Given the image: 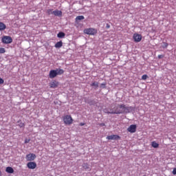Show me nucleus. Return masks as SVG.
I'll return each mask as SVG.
<instances>
[{"label": "nucleus", "instance_id": "25", "mask_svg": "<svg viewBox=\"0 0 176 176\" xmlns=\"http://www.w3.org/2000/svg\"><path fill=\"white\" fill-rule=\"evenodd\" d=\"M100 87L102 89H105L107 87V82H103V83L100 84Z\"/></svg>", "mask_w": 176, "mask_h": 176}, {"label": "nucleus", "instance_id": "26", "mask_svg": "<svg viewBox=\"0 0 176 176\" xmlns=\"http://www.w3.org/2000/svg\"><path fill=\"white\" fill-rule=\"evenodd\" d=\"M103 112H104V113H107V115H109V109H108V108L104 109H103Z\"/></svg>", "mask_w": 176, "mask_h": 176}, {"label": "nucleus", "instance_id": "28", "mask_svg": "<svg viewBox=\"0 0 176 176\" xmlns=\"http://www.w3.org/2000/svg\"><path fill=\"white\" fill-rule=\"evenodd\" d=\"M148 78V75L146 74H144L142 76V80H146V78Z\"/></svg>", "mask_w": 176, "mask_h": 176}, {"label": "nucleus", "instance_id": "32", "mask_svg": "<svg viewBox=\"0 0 176 176\" xmlns=\"http://www.w3.org/2000/svg\"><path fill=\"white\" fill-rule=\"evenodd\" d=\"M98 126H101L102 127H103L104 126H105V123H104V122L98 123Z\"/></svg>", "mask_w": 176, "mask_h": 176}, {"label": "nucleus", "instance_id": "18", "mask_svg": "<svg viewBox=\"0 0 176 176\" xmlns=\"http://www.w3.org/2000/svg\"><path fill=\"white\" fill-rule=\"evenodd\" d=\"M6 30V25L3 22H0V31H4Z\"/></svg>", "mask_w": 176, "mask_h": 176}, {"label": "nucleus", "instance_id": "2", "mask_svg": "<svg viewBox=\"0 0 176 176\" xmlns=\"http://www.w3.org/2000/svg\"><path fill=\"white\" fill-rule=\"evenodd\" d=\"M63 122L65 124L69 126L74 122V119H72V116H71V115H67L63 118Z\"/></svg>", "mask_w": 176, "mask_h": 176}, {"label": "nucleus", "instance_id": "29", "mask_svg": "<svg viewBox=\"0 0 176 176\" xmlns=\"http://www.w3.org/2000/svg\"><path fill=\"white\" fill-rule=\"evenodd\" d=\"M164 45L162 46L163 49H167V47L168 46V43H163Z\"/></svg>", "mask_w": 176, "mask_h": 176}, {"label": "nucleus", "instance_id": "9", "mask_svg": "<svg viewBox=\"0 0 176 176\" xmlns=\"http://www.w3.org/2000/svg\"><path fill=\"white\" fill-rule=\"evenodd\" d=\"M27 166L30 170H34L36 168V162H30L27 164Z\"/></svg>", "mask_w": 176, "mask_h": 176}, {"label": "nucleus", "instance_id": "22", "mask_svg": "<svg viewBox=\"0 0 176 176\" xmlns=\"http://www.w3.org/2000/svg\"><path fill=\"white\" fill-rule=\"evenodd\" d=\"M113 105H111V107L110 109H109V115H116V113H112V112H115V109H113Z\"/></svg>", "mask_w": 176, "mask_h": 176}, {"label": "nucleus", "instance_id": "24", "mask_svg": "<svg viewBox=\"0 0 176 176\" xmlns=\"http://www.w3.org/2000/svg\"><path fill=\"white\" fill-rule=\"evenodd\" d=\"M151 146L153 148H157L159 146V143H157L156 142H152Z\"/></svg>", "mask_w": 176, "mask_h": 176}, {"label": "nucleus", "instance_id": "6", "mask_svg": "<svg viewBox=\"0 0 176 176\" xmlns=\"http://www.w3.org/2000/svg\"><path fill=\"white\" fill-rule=\"evenodd\" d=\"M36 159V155L34 153H30L26 155V160L28 162H32L33 160H35Z\"/></svg>", "mask_w": 176, "mask_h": 176}, {"label": "nucleus", "instance_id": "15", "mask_svg": "<svg viewBox=\"0 0 176 176\" xmlns=\"http://www.w3.org/2000/svg\"><path fill=\"white\" fill-rule=\"evenodd\" d=\"M17 123H18L17 126H19V127H20V129H23V128L25 127V124L24 122H23L21 121V120H18Z\"/></svg>", "mask_w": 176, "mask_h": 176}, {"label": "nucleus", "instance_id": "7", "mask_svg": "<svg viewBox=\"0 0 176 176\" xmlns=\"http://www.w3.org/2000/svg\"><path fill=\"white\" fill-rule=\"evenodd\" d=\"M133 38L134 39V42H141L142 39V36L140 34H134Z\"/></svg>", "mask_w": 176, "mask_h": 176}, {"label": "nucleus", "instance_id": "33", "mask_svg": "<svg viewBox=\"0 0 176 176\" xmlns=\"http://www.w3.org/2000/svg\"><path fill=\"white\" fill-rule=\"evenodd\" d=\"M4 82L5 81L1 78H0V85H3Z\"/></svg>", "mask_w": 176, "mask_h": 176}, {"label": "nucleus", "instance_id": "39", "mask_svg": "<svg viewBox=\"0 0 176 176\" xmlns=\"http://www.w3.org/2000/svg\"><path fill=\"white\" fill-rule=\"evenodd\" d=\"M0 176H1V175H0Z\"/></svg>", "mask_w": 176, "mask_h": 176}, {"label": "nucleus", "instance_id": "34", "mask_svg": "<svg viewBox=\"0 0 176 176\" xmlns=\"http://www.w3.org/2000/svg\"><path fill=\"white\" fill-rule=\"evenodd\" d=\"M30 141H31V140L30 139H25V144H28L30 142Z\"/></svg>", "mask_w": 176, "mask_h": 176}, {"label": "nucleus", "instance_id": "31", "mask_svg": "<svg viewBox=\"0 0 176 176\" xmlns=\"http://www.w3.org/2000/svg\"><path fill=\"white\" fill-rule=\"evenodd\" d=\"M52 12H53V10L50 9V10H47V13L48 14H53Z\"/></svg>", "mask_w": 176, "mask_h": 176}, {"label": "nucleus", "instance_id": "4", "mask_svg": "<svg viewBox=\"0 0 176 176\" xmlns=\"http://www.w3.org/2000/svg\"><path fill=\"white\" fill-rule=\"evenodd\" d=\"M1 42L2 43H5L6 45H8L13 42V38H12L10 36H3L1 38Z\"/></svg>", "mask_w": 176, "mask_h": 176}, {"label": "nucleus", "instance_id": "36", "mask_svg": "<svg viewBox=\"0 0 176 176\" xmlns=\"http://www.w3.org/2000/svg\"><path fill=\"white\" fill-rule=\"evenodd\" d=\"M173 175H176V168H175L173 170Z\"/></svg>", "mask_w": 176, "mask_h": 176}, {"label": "nucleus", "instance_id": "14", "mask_svg": "<svg viewBox=\"0 0 176 176\" xmlns=\"http://www.w3.org/2000/svg\"><path fill=\"white\" fill-rule=\"evenodd\" d=\"M118 138H120V137L118 135H111L107 137V140H118Z\"/></svg>", "mask_w": 176, "mask_h": 176}, {"label": "nucleus", "instance_id": "21", "mask_svg": "<svg viewBox=\"0 0 176 176\" xmlns=\"http://www.w3.org/2000/svg\"><path fill=\"white\" fill-rule=\"evenodd\" d=\"M57 36L58 38H65V33L63 32H58V34H57Z\"/></svg>", "mask_w": 176, "mask_h": 176}, {"label": "nucleus", "instance_id": "37", "mask_svg": "<svg viewBox=\"0 0 176 176\" xmlns=\"http://www.w3.org/2000/svg\"><path fill=\"white\" fill-rule=\"evenodd\" d=\"M164 57V55H158V58H163Z\"/></svg>", "mask_w": 176, "mask_h": 176}, {"label": "nucleus", "instance_id": "8", "mask_svg": "<svg viewBox=\"0 0 176 176\" xmlns=\"http://www.w3.org/2000/svg\"><path fill=\"white\" fill-rule=\"evenodd\" d=\"M127 131L129 133H135L137 131V125L135 124H131L128 129Z\"/></svg>", "mask_w": 176, "mask_h": 176}, {"label": "nucleus", "instance_id": "10", "mask_svg": "<svg viewBox=\"0 0 176 176\" xmlns=\"http://www.w3.org/2000/svg\"><path fill=\"white\" fill-rule=\"evenodd\" d=\"M56 76H57V72L56 71V69L50 70L49 74V78L50 79H54V78H56Z\"/></svg>", "mask_w": 176, "mask_h": 176}, {"label": "nucleus", "instance_id": "20", "mask_svg": "<svg viewBox=\"0 0 176 176\" xmlns=\"http://www.w3.org/2000/svg\"><path fill=\"white\" fill-rule=\"evenodd\" d=\"M55 71L56 72V75H63V74H64V70L63 69H56Z\"/></svg>", "mask_w": 176, "mask_h": 176}, {"label": "nucleus", "instance_id": "23", "mask_svg": "<svg viewBox=\"0 0 176 176\" xmlns=\"http://www.w3.org/2000/svg\"><path fill=\"white\" fill-rule=\"evenodd\" d=\"M80 20H85V16L83 15H80L76 17V21H78Z\"/></svg>", "mask_w": 176, "mask_h": 176}, {"label": "nucleus", "instance_id": "3", "mask_svg": "<svg viewBox=\"0 0 176 176\" xmlns=\"http://www.w3.org/2000/svg\"><path fill=\"white\" fill-rule=\"evenodd\" d=\"M121 107H122V113H130L133 112V107H127L126 104H122Z\"/></svg>", "mask_w": 176, "mask_h": 176}, {"label": "nucleus", "instance_id": "12", "mask_svg": "<svg viewBox=\"0 0 176 176\" xmlns=\"http://www.w3.org/2000/svg\"><path fill=\"white\" fill-rule=\"evenodd\" d=\"M82 167L85 171H91V168H90V165L87 163H83Z\"/></svg>", "mask_w": 176, "mask_h": 176}, {"label": "nucleus", "instance_id": "5", "mask_svg": "<svg viewBox=\"0 0 176 176\" xmlns=\"http://www.w3.org/2000/svg\"><path fill=\"white\" fill-rule=\"evenodd\" d=\"M84 34H87V35H96L97 34V30L94 28H88L84 30Z\"/></svg>", "mask_w": 176, "mask_h": 176}, {"label": "nucleus", "instance_id": "35", "mask_svg": "<svg viewBox=\"0 0 176 176\" xmlns=\"http://www.w3.org/2000/svg\"><path fill=\"white\" fill-rule=\"evenodd\" d=\"M106 28H107V29L111 28V25L109 24V23H107V24H106Z\"/></svg>", "mask_w": 176, "mask_h": 176}, {"label": "nucleus", "instance_id": "16", "mask_svg": "<svg viewBox=\"0 0 176 176\" xmlns=\"http://www.w3.org/2000/svg\"><path fill=\"white\" fill-rule=\"evenodd\" d=\"M6 171L8 173V174H13L14 173V170L10 166L7 167Z\"/></svg>", "mask_w": 176, "mask_h": 176}, {"label": "nucleus", "instance_id": "13", "mask_svg": "<svg viewBox=\"0 0 176 176\" xmlns=\"http://www.w3.org/2000/svg\"><path fill=\"white\" fill-rule=\"evenodd\" d=\"M54 16H58V17H61L63 16V12L61 10H56L52 12Z\"/></svg>", "mask_w": 176, "mask_h": 176}, {"label": "nucleus", "instance_id": "17", "mask_svg": "<svg viewBox=\"0 0 176 176\" xmlns=\"http://www.w3.org/2000/svg\"><path fill=\"white\" fill-rule=\"evenodd\" d=\"M54 47L56 48V49H60V47H63V41H60L58 42H57Z\"/></svg>", "mask_w": 176, "mask_h": 176}, {"label": "nucleus", "instance_id": "27", "mask_svg": "<svg viewBox=\"0 0 176 176\" xmlns=\"http://www.w3.org/2000/svg\"><path fill=\"white\" fill-rule=\"evenodd\" d=\"M6 50L3 47H0V54L6 53Z\"/></svg>", "mask_w": 176, "mask_h": 176}, {"label": "nucleus", "instance_id": "38", "mask_svg": "<svg viewBox=\"0 0 176 176\" xmlns=\"http://www.w3.org/2000/svg\"><path fill=\"white\" fill-rule=\"evenodd\" d=\"M80 126H85V122H80Z\"/></svg>", "mask_w": 176, "mask_h": 176}, {"label": "nucleus", "instance_id": "30", "mask_svg": "<svg viewBox=\"0 0 176 176\" xmlns=\"http://www.w3.org/2000/svg\"><path fill=\"white\" fill-rule=\"evenodd\" d=\"M88 104H89L90 105H94V104H96V102L94 100H89L88 102Z\"/></svg>", "mask_w": 176, "mask_h": 176}, {"label": "nucleus", "instance_id": "11", "mask_svg": "<svg viewBox=\"0 0 176 176\" xmlns=\"http://www.w3.org/2000/svg\"><path fill=\"white\" fill-rule=\"evenodd\" d=\"M50 87L51 89H56L58 87V82L57 80H54L50 83Z\"/></svg>", "mask_w": 176, "mask_h": 176}, {"label": "nucleus", "instance_id": "19", "mask_svg": "<svg viewBox=\"0 0 176 176\" xmlns=\"http://www.w3.org/2000/svg\"><path fill=\"white\" fill-rule=\"evenodd\" d=\"M91 87H94L95 89H98V82H94L90 85Z\"/></svg>", "mask_w": 176, "mask_h": 176}, {"label": "nucleus", "instance_id": "1", "mask_svg": "<svg viewBox=\"0 0 176 176\" xmlns=\"http://www.w3.org/2000/svg\"><path fill=\"white\" fill-rule=\"evenodd\" d=\"M113 109L115 112H111L112 113H116V115H120L123 113L122 104H115L113 105Z\"/></svg>", "mask_w": 176, "mask_h": 176}]
</instances>
